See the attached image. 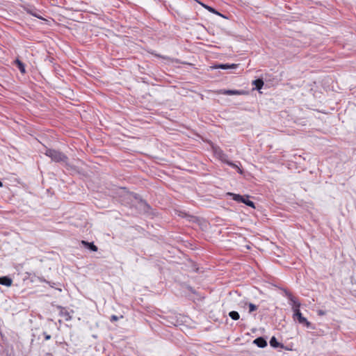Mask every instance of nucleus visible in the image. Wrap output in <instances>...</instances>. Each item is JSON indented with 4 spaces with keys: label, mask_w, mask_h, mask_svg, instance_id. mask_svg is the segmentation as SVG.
<instances>
[{
    "label": "nucleus",
    "mask_w": 356,
    "mask_h": 356,
    "mask_svg": "<svg viewBox=\"0 0 356 356\" xmlns=\"http://www.w3.org/2000/svg\"><path fill=\"white\" fill-rule=\"evenodd\" d=\"M228 195L232 196V199L238 202H242L243 201V198L245 197V196L232 193H229Z\"/></svg>",
    "instance_id": "10"
},
{
    "label": "nucleus",
    "mask_w": 356,
    "mask_h": 356,
    "mask_svg": "<svg viewBox=\"0 0 356 356\" xmlns=\"http://www.w3.org/2000/svg\"><path fill=\"white\" fill-rule=\"evenodd\" d=\"M3 186V184L2 182L0 181V187H2Z\"/></svg>",
    "instance_id": "25"
},
{
    "label": "nucleus",
    "mask_w": 356,
    "mask_h": 356,
    "mask_svg": "<svg viewBox=\"0 0 356 356\" xmlns=\"http://www.w3.org/2000/svg\"><path fill=\"white\" fill-rule=\"evenodd\" d=\"M81 243L86 248H89L93 252H97L98 248L93 243H89L85 241H82Z\"/></svg>",
    "instance_id": "9"
},
{
    "label": "nucleus",
    "mask_w": 356,
    "mask_h": 356,
    "mask_svg": "<svg viewBox=\"0 0 356 356\" xmlns=\"http://www.w3.org/2000/svg\"><path fill=\"white\" fill-rule=\"evenodd\" d=\"M118 320V317L115 315L111 316V321H116Z\"/></svg>",
    "instance_id": "21"
},
{
    "label": "nucleus",
    "mask_w": 356,
    "mask_h": 356,
    "mask_svg": "<svg viewBox=\"0 0 356 356\" xmlns=\"http://www.w3.org/2000/svg\"><path fill=\"white\" fill-rule=\"evenodd\" d=\"M248 195L245 196V197L243 198V201L242 202L250 207L254 208V203L252 201L249 200L248 199Z\"/></svg>",
    "instance_id": "14"
},
{
    "label": "nucleus",
    "mask_w": 356,
    "mask_h": 356,
    "mask_svg": "<svg viewBox=\"0 0 356 356\" xmlns=\"http://www.w3.org/2000/svg\"><path fill=\"white\" fill-rule=\"evenodd\" d=\"M252 85H254L257 90H259L264 86V81L261 79H256L252 81Z\"/></svg>",
    "instance_id": "11"
},
{
    "label": "nucleus",
    "mask_w": 356,
    "mask_h": 356,
    "mask_svg": "<svg viewBox=\"0 0 356 356\" xmlns=\"http://www.w3.org/2000/svg\"><path fill=\"white\" fill-rule=\"evenodd\" d=\"M238 65V64H220L213 66V68L222 70L236 69Z\"/></svg>",
    "instance_id": "6"
},
{
    "label": "nucleus",
    "mask_w": 356,
    "mask_h": 356,
    "mask_svg": "<svg viewBox=\"0 0 356 356\" xmlns=\"http://www.w3.org/2000/svg\"><path fill=\"white\" fill-rule=\"evenodd\" d=\"M13 284V280L8 276L0 277V284L6 286H10Z\"/></svg>",
    "instance_id": "7"
},
{
    "label": "nucleus",
    "mask_w": 356,
    "mask_h": 356,
    "mask_svg": "<svg viewBox=\"0 0 356 356\" xmlns=\"http://www.w3.org/2000/svg\"><path fill=\"white\" fill-rule=\"evenodd\" d=\"M287 296L290 300L293 313H295L296 311L300 312V302L291 293L288 294Z\"/></svg>",
    "instance_id": "4"
},
{
    "label": "nucleus",
    "mask_w": 356,
    "mask_h": 356,
    "mask_svg": "<svg viewBox=\"0 0 356 356\" xmlns=\"http://www.w3.org/2000/svg\"><path fill=\"white\" fill-rule=\"evenodd\" d=\"M219 93L226 95H241L247 94V92L244 90H220Z\"/></svg>",
    "instance_id": "5"
},
{
    "label": "nucleus",
    "mask_w": 356,
    "mask_h": 356,
    "mask_svg": "<svg viewBox=\"0 0 356 356\" xmlns=\"http://www.w3.org/2000/svg\"><path fill=\"white\" fill-rule=\"evenodd\" d=\"M212 149L215 156L220 160L221 161L228 164L231 167H236V164L229 161L227 155L223 152V151L218 146H212Z\"/></svg>",
    "instance_id": "2"
},
{
    "label": "nucleus",
    "mask_w": 356,
    "mask_h": 356,
    "mask_svg": "<svg viewBox=\"0 0 356 356\" xmlns=\"http://www.w3.org/2000/svg\"><path fill=\"white\" fill-rule=\"evenodd\" d=\"M293 317L294 320L297 319L299 323L305 325L307 327H312V323L309 321H308L306 318L302 316L300 311V312L296 311V312L293 313Z\"/></svg>",
    "instance_id": "3"
},
{
    "label": "nucleus",
    "mask_w": 356,
    "mask_h": 356,
    "mask_svg": "<svg viewBox=\"0 0 356 356\" xmlns=\"http://www.w3.org/2000/svg\"><path fill=\"white\" fill-rule=\"evenodd\" d=\"M234 168H236V170H237L238 172L240 173V174H243V170L240 168V167L236 165V167H233Z\"/></svg>",
    "instance_id": "20"
},
{
    "label": "nucleus",
    "mask_w": 356,
    "mask_h": 356,
    "mask_svg": "<svg viewBox=\"0 0 356 356\" xmlns=\"http://www.w3.org/2000/svg\"><path fill=\"white\" fill-rule=\"evenodd\" d=\"M248 307H249V312L250 313L257 309V306H256L255 305H254L252 303H249Z\"/></svg>",
    "instance_id": "17"
},
{
    "label": "nucleus",
    "mask_w": 356,
    "mask_h": 356,
    "mask_svg": "<svg viewBox=\"0 0 356 356\" xmlns=\"http://www.w3.org/2000/svg\"><path fill=\"white\" fill-rule=\"evenodd\" d=\"M270 344L274 348H277L280 346V343L277 341L275 337H273L270 340Z\"/></svg>",
    "instance_id": "16"
},
{
    "label": "nucleus",
    "mask_w": 356,
    "mask_h": 356,
    "mask_svg": "<svg viewBox=\"0 0 356 356\" xmlns=\"http://www.w3.org/2000/svg\"><path fill=\"white\" fill-rule=\"evenodd\" d=\"M15 63L17 65L19 71L22 74H24L26 72L25 66H24V63L22 61H20L19 59H16L15 60Z\"/></svg>",
    "instance_id": "12"
},
{
    "label": "nucleus",
    "mask_w": 356,
    "mask_h": 356,
    "mask_svg": "<svg viewBox=\"0 0 356 356\" xmlns=\"http://www.w3.org/2000/svg\"><path fill=\"white\" fill-rule=\"evenodd\" d=\"M229 317H230L232 319H233V320H234V321L238 320V319H239V318H240V315H239V314H238L237 312H236V311H232V312H230L229 313Z\"/></svg>",
    "instance_id": "15"
},
{
    "label": "nucleus",
    "mask_w": 356,
    "mask_h": 356,
    "mask_svg": "<svg viewBox=\"0 0 356 356\" xmlns=\"http://www.w3.org/2000/svg\"><path fill=\"white\" fill-rule=\"evenodd\" d=\"M44 154L51 158L52 161L57 163H65L66 167H70V165L67 163V156L65 154L58 150L53 149H47L46 152H44Z\"/></svg>",
    "instance_id": "1"
},
{
    "label": "nucleus",
    "mask_w": 356,
    "mask_h": 356,
    "mask_svg": "<svg viewBox=\"0 0 356 356\" xmlns=\"http://www.w3.org/2000/svg\"><path fill=\"white\" fill-rule=\"evenodd\" d=\"M28 13H30L31 15H32L33 16H35V17H38L39 19H42V17L40 15H38L37 14V13L33 11V10H29Z\"/></svg>",
    "instance_id": "19"
},
{
    "label": "nucleus",
    "mask_w": 356,
    "mask_h": 356,
    "mask_svg": "<svg viewBox=\"0 0 356 356\" xmlns=\"http://www.w3.org/2000/svg\"><path fill=\"white\" fill-rule=\"evenodd\" d=\"M318 314L319 316H323V315H325V311H323V310H318Z\"/></svg>",
    "instance_id": "22"
},
{
    "label": "nucleus",
    "mask_w": 356,
    "mask_h": 356,
    "mask_svg": "<svg viewBox=\"0 0 356 356\" xmlns=\"http://www.w3.org/2000/svg\"><path fill=\"white\" fill-rule=\"evenodd\" d=\"M60 315L63 316L65 321H70L72 319V316L70 313L65 309H62L60 312Z\"/></svg>",
    "instance_id": "13"
},
{
    "label": "nucleus",
    "mask_w": 356,
    "mask_h": 356,
    "mask_svg": "<svg viewBox=\"0 0 356 356\" xmlns=\"http://www.w3.org/2000/svg\"><path fill=\"white\" fill-rule=\"evenodd\" d=\"M204 7L209 10L210 11L211 13H215V14H217V15H220V13L216 11L214 8L209 6H204Z\"/></svg>",
    "instance_id": "18"
},
{
    "label": "nucleus",
    "mask_w": 356,
    "mask_h": 356,
    "mask_svg": "<svg viewBox=\"0 0 356 356\" xmlns=\"http://www.w3.org/2000/svg\"><path fill=\"white\" fill-rule=\"evenodd\" d=\"M254 343L259 348H264L267 346L266 341L262 337H258L254 340Z\"/></svg>",
    "instance_id": "8"
},
{
    "label": "nucleus",
    "mask_w": 356,
    "mask_h": 356,
    "mask_svg": "<svg viewBox=\"0 0 356 356\" xmlns=\"http://www.w3.org/2000/svg\"><path fill=\"white\" fill-rule=\"evenodd\" d=\"M46 356H53L51 353H47Z\"/></svg>",
    "instance_id": "24"
},
{
    "label": "nucleus",
    "mask_w": 356,
    "mask_h": 356,
    "mask_svg": "<svg viewBox=\"0 0 356 356\" xmlns=\"http://www.w3.org/2000/svg\"><path fill=\"white\" fill-rule=\"evenodd\" d=\"M50 338H51V336H50V335H47V336L45 337V339H46V340H48V339H49Z\"/></svg>",
    "instance_id": "23"
}]
</instances>
